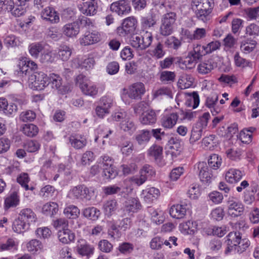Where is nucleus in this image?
Returning <instances> with one entry per match:
<instances>
[{"mask_svg": "<svg viewBox=\"0 0 259 259\" xmlns=\"http://www.w3.org/2000/svg\"><path fill=\"white\" fill-rule=\"evenodd\" d=\"M245 33L249 36L255 37L259 35V25L251 23L246 27Z\"/></svg>", "mask_w": 259, "mask_h": 259, "instance_id": "nucleus-64", "label": "nucleus"}, {"mask_svg": "<svg viewBox=\"0 0 259 259\" xmlns=\"http://www.w3.org/2000/svg\"><path fill=\"white\" fill-rule=\"evenodd\" d=\"M101 39V36L100 32L97 31H88L80 38V42L82 45L88 46L97 43Z\"/></svg>", "mask_w": 259, "mask_h": 259, "instance_id": "nucleus-17", "label": "nucleus"}, {"mask_svg": "<svg viewBox=\"0 0 259 259\" xmlns=\"http://www.w3.org/2000/svg\"><path fill=\"white\" fill-rule=\"evenodd\" d=\"M113 102L111 98L103 97L100 100L98 105L96 108L97 113H109L111 111Z\"/></svg>", "mask_w": 259, "mask_h": 259, "instance_id": "nucleus-19", "label": "nucleus"}, {"mask_svg": "<svg viewBox=\"0 0 259 259\" xmlns=\"http://www.w3.org/2000/svg\"><path fill=\"white\" fill-rule=\"evenodd\" d=\"M141 207L139 199L137 198H130L124 203L123 210L130 213L137 212Z\"/></svg>", "mask_w": 259, "mask_h": 259, "instance_id": "nucleus-22", "label": "nucleus"}, {"mask_svg": "<svg viewBox=\"0 0 259 259\" xmlns=\"http://www.w3.org/2000/svg\"><path fill=\"white\" fill-rule=\"evenodd\" d=\"M46 45L42 42H33L28 47L29 52L31 56L37 58L39 53L45 49Z\"/></svg>", "mask_w": 259, "mask_h": 259, "instance_id": "nucleus-28", "label": "nucleus"}, {"mask_svg": "<svg viewBox=\"0 0 259 259\" xmlns=\"http://www.w3.org/2000/svg\"><path fill=\"white\" fill-rule=\"evenodd\" d=\"M177 19L175 12H169L162 16L159 28V33L162 36L170 35L174 31V25Z\"/></svg>", "mask_w": 259, "mask_h": 259, "instance_id": "nucleus-3", "label": "nucleus"}, {"mask_svg": "<svg viewBox=\"0 0 259 259\" xmlns=\"http://www.w3.org/2000/svg\"><path fill=\"white\" fill-rule=\"evenodd\" d=\"M176 78L175 72L170 71H162L159 74V79L164 84L170 83L174 82Z\"/></svg>", "mask_w": 259, "mask_h": 259, "instance_id": "nucleus-43", "label": "nucleus"}, {"mask_svg": "<svg viewBox=\"0 0 259 259\" xmlns=\"http://www.w3.org/2000/svg\"><path fill=\"white\" fill-rule=\"evenodd\" d=\"M23 133L29 137H34L38 133V128L33 124H25L22 128Z\"/></svg>", "mask_w": 259, "mask_h": 259, "instance_id": "nucleus-45", "label": "nucleus"}, {"mask_svg": "<svg viewBox=\"0 0 259 259\" xmlns=\"http://www.w3.org/2000/svg\"><path fill=\"white\" fill-rule=\"evenodd\" d=\"M140 174L143 175L147 180L148 179H151L155 176V170L152 166L145 164L141 169Z\"/></svg>", "mask_w": 259, "mask_h": 259, "instance_id": "nucleus-59", "label": "nucleus"}, {"mask_svg": "<svg viewBox=\"0 0 259 259\" xmlns=\"http://www.w3.org/2000/svg\"><path fill=\"white\" fill-rule=\"evenodd\" d=\"M15 7L14 0H0V13L11 12Z\"/></svg>", "mask_w": 259, "mask_h": 259, "instance_id": "nucleus-49", "label": "nucleus"}, {"mask_svg": "<svg viewBox=\"0 0 259 259\" xmlns=\"http://www.w3.org/2000/svg\"><path fill=\"white\" fill-rule=\"evenodd\" d=\"M197 168L199 170V177L201 182L205 185H209L213 179L211 169L204 162H199Z\"/></svg>", "mask_w": 259, "mask_h": 259, "instance_id": "nucleus-13", "label": "nucleus"}, {"mask_svg": "<svg viewBox=\"0 0 259 259\" xmlns=\"http://www.w3.org/2000/svg\"><path fill=\"white\" fill-rule=\"evenodd\" d=\"M222 245L223 242L221 239L218 238H213L209 241L207 247L211 252L216 253L222 249Z\"/></svg>", "mask_w": 259, "mask_h": 259, "instance_id": "nucleus-40", "label": "nucleus"}, {"mask_svg": "<svg viewBox=\"0 0 259 259\" xmlns=\"http://www.w3.org/2000/svg\"><path fill=\"white\" fill-rule=\"evenodd\" d=\"M20 71L23 73H26L28 69L35 70L37 68V64L33 61H31L26 58H22L19 62Z\"/></svg>", "mask_w": 259, "mask_h": 259, "instance_id": "nucleus-30", "label": "nucleus"}, {"mask_svg": "<svg viewBox=\"0 0 259 259\" xmlns=\"http://www.w3.org/2000/svg\"><path fill=\"white\" fill-rule=\"evenodd\" d=\"M19 202V199L17 193L14 192L6 199L5 201V207L7 208L15 207L18 204Z\"/></svg>", "mask_w": 259, "mask_h": 259, "instance_id": "nucleus-54", "label": "nucleus"}, {"mask_svg": "<svg viewBox=\"0 0 259 259\" xmlns=\"http://www.w3.org/2000/svg\"><path fill=\"white\" fill-rule=\"evenodd\" d=\"M22 40L14 35H9L4 39V44L7 47H14L20 45Z\"/></svg>", "mask_w": 259, "mask_h": 259, "instance_id": "nucleus-53", "label": "nucleus"}, {"mask_svg": "<svg viewBox=\"0 0 259 259\" xmlns=\"http://www.w3.org/2000/svg\"><path fill=\"white\" fill-rule=\"evenodd\" d=\"M112 117L113 119L116 121H121L120 128L124 131L128 132L132 134L136 130L134 123L127 114H121V115L115 114L114 116L112 115Z\"/></svg>", "mask_w": 259, "mask_h": 259, "instance_id": "nucleus-14", "label": "nucleus"}, {"mask_svg": "<svg viewBox=\"0 0 259 259\" xmlns=\"http://www.w3.org/2000/svg\"><path fill=\"white\" fill-rule=\"evenodd\" d=\"M77 251L81 255L89 256L93 253L94 247L88 244H81L78 246Z\"/></svg>", "mask_w": 259, "mask_h": 259, "instance_id": "nucleus-60", "label": "nucleus"}, {"mask_svg": "<svg viewBox=\"0 0 259 259\" xmlns=\"http://www.w3.org/2000/svg\"><path fill=\"white\" fill-rule=\"evenodd\" d=\"M58 238L63 243L68 244L74 240L75 235L69 230H63L59 233Z\"/></svg>", "mask_w": 259, "mask_h": 259, "instance_id": "nucleus-39", "label": "nucleus"}, {"mask_svg": "<svg viewBox=\"0 0 259 259\" xmlns=\"http://www.w3.org/2000/svg\"><path fill=\"white\" fill-rule=\"evenodd\" d=\"M242 176L243 174L240 170L235 168H231L226 172L225 179L227 182L233 184L240 181Z\"/></svg>", "mask_w": 259, "mask_h": 259, "instance_id": "nucleus-26", "label": "nucleus"}, {"mask_svg": "<svg viewBox=\"0 0 259 259\" xmlns=\"http://www.w3.org/2000/svg\"><path fill=\"white\" fill-rule=\"evenodd\" d=\"M215 67V64L212 60H208L200 63L197 67L198 72L205 74L210 72Z\"/></svg>", "mask_w": 259, "mask_h": 259, "instance_id": "nucleus-36", "label": "nucleus"}, {"mask_svg": "<svg viewBox=\"0 0 259 259\" xmlns=\"http://www.w3.org/2000/svg\"><path fill=\"white\" fill-rule=\"evenodd\" d=\"M18 243L12 238H9L5 243L0 244V251L8 250H17Z\"/></svg>", "mask_w": 259, "mask_h": 259, "instance_id": "nucleus-58", "label": "nucleus"}, {"mask_svg": "<svg viewBox=\"0 0 259 259\" xmlns=\"http://www.w3.org/2000/svg\"><path fill=\"white\" fill-rule=\"evenodd\" d=\"M153 40L151 32L142 31L138 35H133L130 39L131 45L137 50L143 51L149 48Z\"/></svg>", "mask_w": 259, "mask_h": 259, "instance_id": "nucleus-2", "label": "nucleus"}, {"mask_svg": "<svg viewBox=\"0 0 259 259\" xmlns=\"http://www.w3.org/2000/svg\"><path fill=\"white\" fill-rule=\"evenodd\" d=\"M157 21V19L154 15L142 17L141 19L142 31H146L147 29L154 27L156 24Z\"/></svg>", "mask_w": 259, "mask_h": 259, "instance_id": "nucleus-27", "label": "nucleus"}, {"mask_svg": "<svg viewBox=\"0 0 259 259\" xmlns=\"http://www.w3.org/2000/svg\"><path fill=\"white\" fill-rule=\"evenodd\" d=\"M110 10L118 16L123 17L130 14L132 8L128 1L119 0L111 4Z\"/></svg>", "mask_w": 259, "mask_h": 259, "instance_id": "nucleus-11", "label": "nucleus"}, {"mask_svg": "<svg viewBox=\"0 0 259 259\" xmlns=\"http://www.w3.org/2000/svg\"><path fill=\"white\" fill-rule=\"evenodd\" d=\"M150 212L151 215V220L154 223L159 225L163 222L164 218L162 211L152 208L150 209Z\"/></svg>", "mask_w": 259, "mask_h": 259, "instance_id": "nucleus-51", "label": "nucleus"}, {"mask_svg": "<svg viewBox=\"0 0 259 259\" xmlns=\"http://www.w3.org/2000/svg\"><path fill=\"white\" fill-rule=\"evenodd\" d=\"M28 225L20 219L16 220L13 225V230L17 233H21L28 229Z\"/></svg>", "mask_w": 259, "mask_h": 259, "instance_id": "nucleus-55", "label": "nucleus"}, {"mask_svg": "<svg viewBox=\"0 0 259 259\" xmlns=\"http://www.w3.org/2000/svg\"><path fill=\"white\" fill-rule=\"evenodd\" d=\"M164 44L167 48L174 50H178L182 45L181 41L174 36L165 39Z\"/></svg>", "mask_w": 259, "mask_h": 259, "instance_id": "nucleus-46", "label": "nucleus"}, {"mask_svg": "<svg viewBox=\"0 0 259 259\" xmlns=\"http://www.w3.org/2000/svg\"><path fill=\"white\" fill-rule=\"evenodd\" d=\"M151 137V133L150 131L143 130L140 131L135 136V139L139 145H145L150 140Z\"/></svg>", "mask_w": 259, "mask_h": 259, "instance_id": "nucleus-32", "label": "nucleus"}, {"mask_svg": "<svg viewBox=\"0 0 259 259\" xmlns=\"http://www.w3.org/2000/svg\"><path fill=\"white\" fill-rule=\"evenodd\" d=\"M218 100V95L217 93L212 94L206 100L205 105L210 109L211 113L215 112L216 113H219L220 112L218 108L215 107Z\"/></svg>", "mask_w": 259, "mask_h": 259, "instance_id": "nucleus-41", "label": "nucleus"}, {"mask_svg": "<svg viewBox=\"0 0 259 259\" xmlns=\"http://www.w3.org/2000/svg\"><path fill=\"white\" fill-rule=\"evenodd\" d=\"M76 81L84 95L93 97L97 95L98 90L97 87L85 76L79 74L77 76Z\"/></svg>", "mask_w": 259, "mask_h": 259, "instance_id": "nucleus-6", "label": "nucleus"}, {"mask_svg": "<svg viewBox=\"0 0 259 259\" xmlns=\"http://www.w3.org/2000/svg\"><path fill=\"white\" fill-rule=\"evenodd\" d=\"M41 17L52 23H57L60 21L59 16L54 8L46 7L41 12Z\"/></svg>", "mask_w": 259, "mask_h": 259, "instance_id": "nucleus-20", "label": "nucleus"}, {"mask_svg": "<svg viewBox=\"0 0 259 259\" xmlns=\"http://www.w3.org/2000/svg\"><path fill=\"white\" fill-rule=\"evenodd\" d=\"M138 20L135 16H130L122 21L121 26L117 28V33L120 36H125L133 33L137 27Z\"/></svg>", "mask_w": 259, "mask_h": 259, "instance_id": "nucleus-8", "label": "nucleus"}, {"mask_svg": "<svg viewBox=\"0 0 259 259\" xmlns=\"http://www.w3.org/2000/svg\"><path fill=\"white\" fill-rule=\"evenodd\" d=\"M58 211V205L54 202H50L44 204L42 208L44 214L52 217Z\"/></svg>", "mask_w": 259, "mask_h": 259, "instance_id": "nucleus-38", "label": "nucleus"}, {"mask_svg": "<svg viewBox=\"0 0 259 259\" xmlns=\"http://www.w3.org/2000/svg\"><path fill=\"white\" fill-rule=\"evenodd\" d=\"M160 194L159 190L154 187L144 190L142 193V195L144 201L149 203L155 200Z\"/></svg>", "mask_w": 259, "mask_h": 259, "instance_id": "nucleus-25", "label": "nucleus"}, {"mask_svg": "<svg viewBox=\"0 0 259 259\" xmlns=\"http://www.w3.org/2000/svg\"><path fill=\"white\" fill-rule=\"evenodd\" d=\"M210 114H203L199 118L197 122L193 126L190 138V143L194 144L200 139L203 128L206 127Z\"/></svg>", "mask_w": 259, "mask_h": 259, "instance_id": "nucleus-4", "label": "nucleus"}, {"mask_svg": "<svg viewBox=\"0 0 259 259\" xmlns=\"http://www.w3.org/2000/svg\"><path fill=\"white\" fill-rule=\"evenodd\" d=\"M165 54L166 51L164 49V45L161 42H158L151 50V55L153 57L159 59L163 58Z\"/></svg>", "mask_w": 259, "mask_h": 259, "instance_id": "nucleus-42", "label": "nucleus"}, {"mask_svg": "<svg viewBox=\"0 0 259 259\" xmlns=\"http://www.w3.org/2000/svg\"><path fill=\"white\" fill-rule=\"evenodd\" d=\"M194 80L191 75L186 74L179 80V85L181 89H188L193 85Z\"/></svg>", "mask_w": 259, "mask_h": 259, "instance_id": "nucleus-47", "label": "nucleus"}, {"mask_svg": "<svg viewBox=\"0 0 259 259\" xmlns=\"http://www.w3.org/2000/svg\"><path fill=\"white\" fill-rule=\"evenodd\" d=\"M222 163V158L218 154L211 155L208 160V164L210 167L214 169L219 168Z\"/></svg>", "mask_w": 259, "mask_h": 259, "instance_id": "nucleus-56", "label": "nucleus"}, {"mask_svg": "<svg viewBox=\"0 0 259 259\" xmlns=\"http://www.w3.org/2000/svg\"><path fill=\"white\" fill-rule=\"evenodd\" d=\"M117 175L115 167L113 165L103 168V176L107 179H114Z\"/></svg>", "mask_w": 259, "mask_h": 259, "instance_id": "nucleus-62", "label": "nucleus"}, {"mask_svg": "<svg viewBox=\"0 0 259 259\" xmlns=\"http://www.w3.org/2000/svg\"><path fill=\"white\" fill-rule=\"evenodd\" d=\"M187 209V205L181 204L174 205L169 210V214L174 218L182 219L185 216Z\"/></svg>", "mask_w": 259, "mask_h": 259, "instance_id": "nucleus-23", "label": "nucleus"}, {"mask_svg": "<svg viewBox=\"0 0 259 259\" xmlns=\"http://www.w3.org/2000/svg\"><path fill=\"white\" fill-rule=\"evenodd\" d=\"M95 64V61L93 57H89L83 59L79 62V65L82 68L88 70L93 68Z\"/></svg>", "mask_w": 259, "mask_h": 259, "instance_id": "nucleus-61", "label": "nucleus"}, {"mask_svg": "<svg viewBox=\"0 0 259 259\" xmlns=\"http://www.w3.org/2000/svg\"><path fill=\"white\" fill-rule=\"evenodd\" d=\"M71 54L72 49L69 46L62 44L59 47L58 55L61 60L63 61L68 60L70 58Z\"/></svg>", "mask_w": 259, "mask_h": 259, "instance_id": "nucleus-34", "label": "nucleus"}, {"mask_svg": "<svg viewBox=\"0 0 259 259\" xmlns=\"http://www.w3.org/2000/svg\"><path fill=\"white\" fill-rule=\"evenodd\" d=\"M62 29L64 34L67 37H75L80 31L79 22L75 21L72 23L66 24L63 26Z\"/></svg>", "mask_w": 259, "mask_h": 259, "instance_id": "nucleus-21", "label": "nucleus"}, {"mask_svg": "<svg viewBox=\"0 0 259 259\" xmlns=\"http://www.w3.org/2000/svg\"><path fill=\"white\" fill-rule=\"evenodd\" d=\"M19 219L25 222L28 225L31 222L35 221V215L33 211L30 208H24L20 213Z\"/></svg>", "mask_w": 259, "mask_h": 259, "instance_id": "nucleus-31", "label": "nucleus"}, {"mask_svg": "<svg viewBox=\"0 0 259 259\" xmlns=\"http://www.w3.org/2000/svg\"><path fill=\"white\" fill-rule=\"evenodd\" d=\"M193 7H195L196 16L198 19L206 22L211 19L212 9V0H192Z\"/></svg>", "mask_w": 259, "mask_h": 259, "instance_id": "nucleus-1", "label": "nucleus"}, {"mask_svg": "<svg viewBox=\"0 0 259 259\" xmlns=\"http://www.w3.org/2000/svg\"><path fill=\"white\" fill-rule=\"evenodd\" d=\"M124 94L122 95L121 98L125 103H129L127 101V98L129 97L131 99H138L141 98L145 92L144 85L142 82H136L130 85L126 90Z\"/></svg>", "mask_w": 259, "mask_h": 259, "instance_id": "nucleus-7", "label": "nucleus"}, {"mask_svg": "<svg viewBox=\"0 0 259 259\" xmlns=\"http://www.w3.org/2000/svg\"><path fill=\"white\" fill-rule=\"evenodd\" d=\"M117 203L115 199H111L106 201L103 205L105 214L108 217L112 215L117 209Z\"/></svg>", "mask_w": 259, "mask_h": 259, "instance_id": "nucleus-37", "label": "nucleus"}, {"mask_svg": "<svg viewBox=\"0 0 259 259\" xmlns=\"http://www.w3.org/2000/svg\"><path fill=\"white\" fill-rule=\"evenodd\" d=\"M69 143L71 146L76 149H80L84 147L87 142L86 139L82 136L71 135L69 138Z\"/></svg>", "mask_w": 259, "mask_h": 259, "instance_id": "nucleus-29", "label": "nucleus"}, {"mask_svg": "<svg viewBox=\"0 0 259 259\" xmlns=\"http://www.w3.org/2000/svg\"><path fill=\"white\" fill-rule=\"evenodd\" d=\"M64 213L70 219H75L78 217L80 210L76 206L70 205L64 209Z\"/></svg>", "mask_w": 259, "mask_h": 259, "instance_id": "nucleus-50", "label": "nucleus"}, {"mask_svg": "<svg viewBox=\"0 0 259 259\" xmlns=\"http://www.w3.org/2000/svg\"><path fill=\"white\" fill-rule=\"evenodd\" d=\"M17 180V182L20 184L22 187L24 188L26 190H30L32 191L34 189L33 187H29L28 185L30 179L27 174H21L18 177Z\"/></svg>", "mask_w": 259, "mask_h": 259, "instance_id": "nucleus-57", "label": "nucleus"}, {"mask_svg": "<svg viewBox=\"0 0 259 259\" xmlns=\"http://www.w3.org/2000/svg\"><path fill=\"white\" fill-rule=\"evenodd\" d=\"M82 213L85 218L92 220H96L99 218L100 212L96 207H91L84 209Z\"/></svg>", "mask_w": 259, "mask_h": 259, "instance_id": "nucleus-48", "label": "nucleus"}, {"mask_svg": "<svg viewBox=\"0 0 259 259\" xmlns=\"http://www.w3.org/2000/svg\"><path fill=\"white\" fill-rule=\"evenodd\" d=\"M178 119V114H170L164 117L161 120L162 125L166 128H171L176 124Z\"/></svg>", "mask_w": 259, "mask_h": 259, "instance_id": "nucleus-44", "label": "nucleus"}, {"mask_svg": "<svg viewBox=\"0 0 259 259\" xmlns=\"http://www.w3.org/2000/svg\"><path fill=\"white\" fill-rule=\"evenodd\" d=\"M55 53L51 50H45L39 57V61L42 63H51L55 60Z\"/></svg>", "mask_w": 259, "mask_h": 259, "instance_id": "nucleus-52", "label": "nucleus"}, {"mask_svg": "<svg viewBox=\"0 0 259 259\" xmlns=\"http://www.w3.org/2000/svg\"><path fill=\"white\" fill-rule=\"evenodd\" d=\"M226 242L228 247L225 250V253L228 254L234 251L241 241V236L239 232H231L227 236Z\"/></svg>", "mask_w": 259, "mask_h": 259, "instance_id": "nucleus-15", "label": "nucleus"}, {"mask_svg": "<svg viewBox=\"0 0 259 259\" xmlns=\"http://www.w3.org/2000/svg\"><path fill=\"white\" fill-rule=\"evenodd\" d=\"M190 56L193 57L197 61L201 58L203 56L207 54L205 51V46H201L200 44L193 45V50L189 52Z\"/></svg>", "mask_w": 259, "mask_h": 259, "instance_id": "nucleus-33", "label": "nucleus"}, {"mask_svg": "<svg viewBox=\"0 0 259 259\" xmlns=\"http://www.w3.org/2000/svg\"><path fill=\"white\" fill-rule=\"evenodd\" d=\"M134 246L130 242H123L120 244L118 247L119 251L124 254H128L134 250Z\"/></svg>", "mask_w": 259, "mask_h": 259, "instance_id": "nucleus-63", "label": "nucleus"}, {"mask_svg": "<svg viewBox=\"0 0 259 259\" xmlns=\"http://www.w3.org/2000/svg\"><path fill=\"white\" fill-rule=\"evenodd\" d=\"M197 62V60L190 56V53H188V56L185 58H179L178 63L182 69L185 70L194 68Z\"/></svg>", "mask_w": 259, "mask_h": 259, "instance_id": "nucleus-24", "label": "nucleus"}, {"mask_svg": "<svg viewBox=\"0 0 259 259\" xmlns=\"http://www.w3.org/2000/svg\"><path fill=\"white\" fill-rule=\"evenodd\" d=\"M68 197L73 200L87 201L91 198L89 188L84 185L73 187L70 190Z\"/></svg>", "mask_w": 259, "mask_h": 259, "instance_id": "nucleus-9", "label": "nucleus"}, {"mask_svg": "<svg viewBox=\"0 0 259 259\" xmlns=\"http://www.w3.org/2000/svg\"><path fill=\"white\" fill-rule=\"evenodd\" d=\"M99 0H88L79 4L77 6L79 11L83 14L92 16L96 15L98 11Z\"/></svg>", "mask_w": 259, "mask_h": 259, "instance_id": "nucleus-12", "label": "nucleus"}, {"mask_svg": "<svg viewBox=\"0 0 259 259\" xmlns=\"http://www.w3.org/2000/svg\"><path fill=\"white\" fill-rule=\"evenodd\" d=\"M162 148L156 145H153L148 150V154L154 158L155 162L159 166H163L165 164L162 158Z\"/></svg>", "mask_w": 259, "mask_h": 259, "instance_id": "nucleus-18", "label": "nucleus"}, {"mask_svg": "<svg viewBox=\"0 0 259 259\" xmlns=\"http://www.w3.org/2000/svg\"><path fill=\"white\" fill-rule=\"evenodd\" d=\"M256 42L254 40L247 38L242 40L240 44V50L244 54H249L255 49Z\"/></svg>", "mask_w": 259, "mask_h": 259, "instance_id": "nucleus-35", "label": "nucleus"}, {"mask_svg": "<svg viewBox=\"0 0 259 259\" xmlns=\"http://www.w3.org/2000/svg\"><path fill=\"white\" fill-rule=\"evenodd\" d=\"M48 77V82L52 89L57 90L59 94L64 95L71 91L69 86L62 85V79L61 77L56 73H50Z\"/></svg>", "mask_w": 259, "mask_h": 259, "instance_id": "nucleus-10", "label": "nucleus"}, {"mask_svg": "<svg viewBox=\"0 0 259 259\" xmlns=\"http://www.w3.org/2000/svg\"><path fill=\"white\" fill-rule=\"evenodd\" d=\"M228 213L232 217L240 216L244 211L243 204L233 198H229L228 200Z\"/></svg>", "mask_w": 259, "mask_h": 259, "instance_id": "nucleus-16", "label": "nucleus"}, {"mask_svg": "<svg viewBox=\"0 0 259 259\" xmlns=\"http://www.w3.org/2000/svg\"><path fill=\"white\" fill-rule=\"evenodd\" d=\"M28 84L33 90H42L49 84L48 76L41 71L35 72L29 76Z\"/></svg>", "mask_w": 259, "mask_h": 259, "instance_id": "nucleus-5", "label": "nucleus"}]
</instances>
